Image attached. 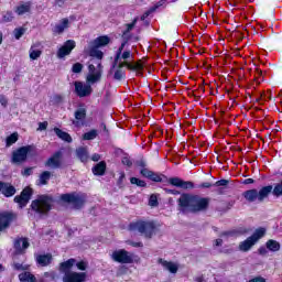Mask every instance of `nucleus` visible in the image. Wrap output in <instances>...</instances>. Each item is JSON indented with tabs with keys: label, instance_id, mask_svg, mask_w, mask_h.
Returning <instances> with one entry per match:
<instances>
[{
	"label": "nucleus",
	"instance_id": "nucleus-63",
	"mask_svg": "<svg viewBox=\"0 0 282 282\" xmlns=\"http://www.w3.org/2000/svg\"><path fill=\"white\" fill-rule=\"evenodd\" d=\"M23 175H32V167L25 169Z\"/></svg>",
	"mask_w": 282,
	"mask_h": 282
},
{
	"label": "nucleus",
	"instance_id": "nucleus-43",
	"mask_svg": "<svg viewBox=\"0 0 282 282\" xmlns=\"http://www.w3.org/2000/svg\"><path fill=\"white\" fill-rule=\"evenodd\" d=\"M13 34H14V37L17 39V41H19V39H21V36H23V34H25V29H23V28L14 29Z\"/></svg>",
	"mask_w": 282,
	"mask_h": 282
},
{
	"label": "nucleus",
	"instance_id": "nucleus-50",
	"mask_svg": "<svg viewBox=\"0 0 282 282\" xmlns=\"http://www.w3.org/2000/svg\"><path fill=\"white\" fill-rule=\"evenodd\" d=\"M127 243L128 246H132V248H142L144 246L142 242H135L131 240H128Z\"/></svg>",
	"mask_w": 282,
	"mask_h": 282
},
{
	"label": "nucleus",
	"instance_id": "nucleus-10",
	"mask_svg": "<svg viewBox=\"0 0 282 282\" xmlns=\"http://www.w3.org/2000/svg\"><path fill=\"white\" fill-rule=\"evenodd\" d=\"M91 91H94V89L91 88V84H89V83L84 84L83 82H75V94L79 98H87V96H91Z\"/></svg>",
	"mask_w": 282,
	"mask_h": 282
},
{
	"label": "nucleus",
	"instance_id": "nucleus-21",
	"mask_svg": "<svg viewBox=\"0 0 282 282\" xmlns=\"http://www.w3.org/2000/svg\"><path fill=\"white\" fill-rule=\"evenodd\" d=\"M109 36L102 35L90 42L89 47H105V45H109Z\"/></svg>",
	"mask_w": 282,
	"mask_h": 282
},
{
	"label": "nucleus",
	"instance_id": "nucleus-29",
	"mask_svg": "<svg viewBox=\"0 0 282 282\" xmlns=\"http://www.w3.org/2000/svg\"><path fill=\"white\" fill-rule=\"evenodd\" d=\"M19 280L21 282H36V276H34V274H32L28 271H24L19 274Z\"/></svg>",
	"mask_w": 282,
	"mask_h": 282
},
{
	"label": "nucleus",
	"instance_id": "nucleus-59",
	"mask_svg": "<svg viewBox=\"0 0 282 282\" xmlns=\"http://www.w3.org/2000/svg\"><path fill=\"white\" fill-rule=\"evenodd\" d=\"M259 254H262V256L268 254V249H265V247H261V248L259 249Z\"/></svg>",
	"mask_w": 282,
	"mask_h": 282
},
{
	"label": "nucleus",
	"instance_id": "nucleus-24",
	"mask_svg": "<svg viewBox=\"0 0 282 282\" xmlns=\"http://www.w3.org/2000/svg\"><path fill=\"white\" fill-rule=\"evenodd\" d=\"M270 193H273L272 185H268V186L262 187L258 192V202H263V199H267V197H268V195H270Z\"/></svg>",
	"mask_w": 282,
	"mask_h": 282
},
{
	"label": "nucleus",
	"instance_id": "nucleus-61",
	"mask_svg": "<svg viewBox=\"0 0 282 282\" xmlns=\"http://www.w3.org/2000/svg\"><path fill=\"white\" fill-rule=\"evenodd\" d=\"M210 186H213V184H210L209 182H205L199 187L200 188H210Z\"/></svg>",
	"mask_w": 282,
	"mask_h": 282
},
{
	"label": "nucleus",
	"instance_id": "nucleus-41",
	"mask_svg": "<svg viewBox=\"0 0 282 282\" xmlns=\"http://www.w3.org/2000/svg\"><path fill=\"white\" fill-rule=\"evenodd\" d=\"M133 55H131V51H124L123 53L120 54V63H127V61H129V58H131Z\"/></svg>",
	"mask_w": 282,
	"mask_h": 282
},
{
	"label": "nucleus",
	"instance_id": "nucleus-31",
	"mask_svg": "<svg viewBox=\"0 0 282 282\" xmlns=\"http://www.w3.org/2000/svg\"><path fill=\"white\" fill-rule=\"evenodd\" d=\"M36 261L42 267L50 265L52 263V254L37 256Z\"/></svg>",
	"mask_w": 282,
	"mask_h": 282
},
{
	"label": "nucleus",
	"instance_id": "nucleus-38",
	"mask_svg": "<svg viewBox=\"0 0 282 282\" xmlns=\"http://www.w3.org/2000/svg\"><path fill=\"white\" fill-rule=\"evenodd\" d=\"M127 67L132 72H140L144 68V65L141 62H137L134 64L128 63Z\"/></svg>",
	"mask_w": 282,
	"mask_h": 282
},
{
	"label": "nucleus",
	"instance_id": "nucleus-23",
	"mask_svg": "<svg viewBox=\"0 0 282 282\" xmlns=\"http://www.w3.org/2000/svg\"><path fill=\"white\" fill-rule=\"evenodd\" d=\"M138 23V18H135L131 23L126 24V30L122 32L123 41H131V31L135 28Z\"/></svg>",
	"mask_w": 282,
	"mask_h": 282
},
{
	"label": "nucleus",
	"instance_id": "nucleus-55",
	"mask_svg": "<svg viewBox=\"0 0 282 282\" xmlns=\"http://www.w3.org/2000/svg\"><path fill=\"white\" fill-rule=\"evenodd\" d=\"M122 164H124L126 166H132L133 162H131V159H129L128 156H124L122 159Z\"/></svg>",
	"mask_w": 282,
	"mask_h": 282
},
{
	"label": "nucleus",
	"instance_id": "nucleus-57",
	"mask_svg": "<svg viewBox=\"0 0 282 282\" xmlns=\"http://www.w3.org/2000/svg\"><path fill=\"white\" fill-rule=\"evenodd\" d=\"M214 246H216V248L224 246V240L221 238L216 239Z\"/></svg>",
	"mask_w": 282,
	"mask_h": 282
},
{
	"label": "nucleus",
	"instance_id": "nucleus-37",
	"mask_svg": "<svg viewBox=\"0 0 282 282\" xmlns=\"http://www.w3.org/2000/svg\"><path fill=\"white\" fill-rule=\"evenodd\" d=\"M29 54H30L31 61H36L37 58H41V51L34 48V46L30 48Z\"/></svg>",
	"mask_w": 282,
	"mask_h": 282
},
{
	"label": "nucleus",
	"instance_id": "nucleus-13",
	"mask_svg": "<svg viewBox=\"0 0 282 282\" xmlns=\"http://www.w3.org/2000/svg\"><path fill=\"white\" fill-rule=\"evenodd\" d=\"M12 219H14V215L12 213H0V232H3V230H8V228H10Z\"/></svg>",
	"mask_w": 282,
	"mask_h": 282
},
{
	"label": "nucleus",
	"instance_id": "nucleus-49",
	"mask_svg": "<svg viewBox=\"0 0 282 282\" xmlns=\"http://www.w3.org/2000/svg\"><path fill=\"white\" fill-rule=\"evenodd\" d=\"M14 19V15H12V12H7L4 15H3V21L4 23H10V21H12Z\"/></svg>",
	"mask_w": 282,
	"mask_h": 282
},
{
	"label": "nucleus",
	"instance_id": "nucleus-12",
	"mask_svg": "<svg viewBox=\"0 0 282 282\" xmlns=\"http://www.w3.org/2000/svg\"><path fill=\"white\" fill-rule=\"evenodd\" d=\"M89 54L91 56L90 63H95L97 67H102V58L105 54L98 47L89 46Z\"/></svg>",
	"mask_w": 282,
	"mask_h": 282
},
{
	"label": "nucleus",
	"instance_id": "nucleus-18",
	"mask_svg": "<svg viewBox=\"0 0 282 282\" xmlns=\"http://www.w3.org/2000/svg\"><path fill=\"white\" fill-rule=\"evenodd\" d=\"M159 263L162 265L164 270H166L171 274H177V270H180V264L175 262L166 261L164 259H159Z\"/></svg>",
	"mask_w": 282,
	"mask_h": 282
},
{
	"label": "nucleus",
	"instance_id": "nucleus-1",
	"mask_svg": "<svg viewBox=\"0 0 282 282\" xmlns=\"http://www.w3.org/2000/svg\"><path fill=\"white\" fill-rule=\"evenodd\" d=\"M180 213H205L210 205V198L195 196L191 194H182L177 200Z\"/></svg>",
	"mask_w": 282,
	"mask_h": 282
},
{
	"label": "nucleus",
	"instance_id": "nucleus-48",
	"mask_svg": "<svg viewBox=\"0 0 282 282\" xmlns=\"http://www.w3.org/2000/svg\"><path fill=\"white\" fill-rule=\"evenodd\" d=\"M149 205L152 206V207L158 206V196L151 195L150 199H149Z\"/></svg>",
	"mask_w": 282,
	"mask_h": 282
},
{
	"label": "nucleus",
	"instance_id": "nucleus-58",
	"mask_svg": "<svg viewBox=\"0 0 282 282\" xmlns=\"http://www.w3.org/2000/svg\"><path fill=\"white\" fill-rule=\"evenodd\" d=\"M165 193H169L170 195H180V192L177 189H165Z\"/></svg>",
	"mask_w": 282,
	"mask_h": 282
},
{
	"label": "nucleus",
	"instance_id": "nucleus-27",
	"mask_svg": "<svg viewBox=\"0 0 282 282\" xmlns=\"http://www.w3.org/2000/svg\"><path fill=\"white\" fill-rule=\"evenodd\" d=\"M243 197L247 199V202H257V199H259V191L249 189L243 193Z\"/></svg>",
	"mask_w": 282,
	"mask_h": 282
},
{
	"label": "nucleus",
	"instance_id": "nucleus-5",
	"mask_svg": "<svg viewBox=\"0 0 282 282\" xmlns=\"http://www.w3.org/2000/svg\"><path fill=\"white\" fill-rule=\"evenodd\" d=\"M263 237H265V228L260 227L254 230L252 236L239 243L238 250H240V252H249V250H251L260 239H263Z\"/></svg>",
	"mask_w": 282,
	"mask_h": 282
},
{
	"label": "nucleus",
	"instance_id": "nucleus-16",
	"mask_svg": "<svg viewBox=\"0 0 282 282\" xmlns=\"http://www.w3.org/2000/svg\"><path fill=\"white\" fill-rule=\"evenodd\" d=\"M30 248L28 238H19L14 241L15 254H25V250Z\"/></svg>",
	"mask_w": 282,
	"mask_h": 282
},
{
	"label": "nucleus",
	"instance_id": "nucleus-35",
	"mask_svg": "<svg viewBox=\"0 0 282 282\" xmlns=\"http://www.w3.org/2000/svg\"><path fill=\"white\" fill-rule=\"evenodd\" d=\"M15 12L19 17H22V14H28V12H30V3H24L17 7Z\"/></svg>",
	"mask_w": 282,
	"mask_h": 282
},
{
	"label": "nucleus",
	"instance_id": "nucleus-20",
	"mask_svg": "<svg viewBox=\"0 0 282 282\" xmlns=\"http://www.w3.org/2000/svg\"><path fill=\"white\" fill-rule=\"evenodd\" d=\"M63 153L55 152L46 162L45 166H50L51 169H61V158Z\"/></svg>",
	"mask_w": 282,
	"mask_h": 282
},
{
	"label": "nucleus",
	"instance_id": "nucleus-30",
	"mask_svg": "<svg viewBox=\"0 0 282 282\" xmlns=\"http://www.w3.org/2000/svg\"><path fill=\"white\" fill-rule=\"evenodd\" d=\"M76 155L80 162H87L89 160V153L87 152V148H78L76 150Z\"/></svg>",
	"mask_w": 282,
	"mask_h": 282
},
{
	"label": "nucleus",
	"instance_id": "nucleus-53",
	"mask_svg": "<svg viewBox=\"0 0 282 282\" xmlns=\"http://www.w3.org/2000/svg\"><path fill=\"white\" fill-rule=\"evenodd\" d=\"M53 102H54L55 105H61V102H63V97H62L61 95H55V96L53 97Z\"/></svg>",
	"mask_w": 282,
	"mask_h": 282
},
{
	"label": "nucleus",
	"instance_id": "nucleus-8",
	"mask_svg": "<svg viewBox=\"0 0 282 282\" xmlns=\"http://www.w3.org/2000/svg\"><path fill=\"white\" fill-rule=\"evenodd\" d=\"M100 78H102V66L97 67V70H96V63L90 62V64L88 65V75L86 77V83L94 85L98 83Z\"/></svg>",
	"mask_w": 282,
	"mask_h": 282
},
{
	"label": "nucleus",
	"instance_id": "nucleus-64",
	"mask_svg": "<svg viewBox=\"0 0 282 282\" xmlns=\"http://www.w3.org/2000/svg\"><path fill=\"white\" fill-rule=\"evenodd\" d=\"M243 184H254V180L253 178H247V180H245Z\"/></svg>",
	"mask_w": 282,
	"mask_h": 282
},
{
	"label": "nucleus",
	"instance_id": "nucleus-52",
	"mask_svg": "<svg viewBox=\"0 0 282 282\" xmlns=\"http://www.w3.org/2000/svg\"><path fill=\"white\" fill-rule=\"evenodd\" d=\"M76 265L82 271L87 270V262H85V261L77 262Z\"/></svg>",
	"mask_w": 282,
	"mask_h": 282
},
{
	"label": "nucleus",
	"instance_id": "nucleus-25",
	"mask_svg": "<svg viewBox=\"0 0 282 282\" xmlns=\"http://www.w3.org/2000/svg\"><path fill=\"white\" fill-rule=\"evenodd\" d=\"M1 193L4 197H12L15 195L17 188H14L10 183H4V185H2Z\"/></svg>",
	"mask_w": 282,
	"mask_h": 282
},
{
	"label": "nucleus",
	"instance_id": "nucleus-45",
	"mask_svg": "<svg viewBox=\"0 0 282 282\" xmlns=\"http://www.w3.org/2000/svg\"><path fill=\"white\" fill-rule=\"evenodd\" d=\"M148 180H151L152 182H162V176H160L158 173L152 172Z\"/></svg>",
	"mask_w": 282,
	"mask_h": 282
},
{
	"label": "nucleus",
	"instance_id": "nucleus-54",
	"mask_svg": "<svg viewBox=\"0 0 282 282\" xmlns=\"http://www.w3.org/2000/svg\"><path fill=\"white\" fill-rule=\"evenodd\" d=\"M214 186H228V180L217 181Z\"/></svg>",
	"mask_w": 282,
	"mask_h": 282
},
{
	"label": "nucleus",
	"instance_id": "nucleus-15",
	"mask_svg": "<svg viewBox=\"0 0 282 282\" xmlns=\"http://www.w3.org/2000/svg\"><path fill=\"white\" fill-rule=\"evenodd\" d=\"M172 186H176L177 188H183L184 191H188L189 188H194V184L191 181H183L180 177H172L169 180Z\"/></svg>",
	"mask_w": 282,
	"mask_h": 282
},
{
	"label": "nucleus",
	"instance_id": "nucleus-56",
	"mask_svg": "<svg viewBox=\"0 0 282 282\" xmlns=\"http://www.w3.org/2000/svg\"><path fill=\"white\" fill-rule=\"evenodd\" d=\"M0 105H2V107H8V98L3 95H0Z\"/></svg>",
	"mask_w": 282,
	"mask_h": 282
},
{
	"label": "nucleus",
	"instance_id": "nucleus-3",
	"mask_svg": "<svg viewBox=\"0 0 282 282\" xmlns=\"http://www.w3.org/2000/svg\"><path fill=\"white\" fill-rule=\"evenodd\" d=\"M129 230L140 232L145 239H151L155 235V223L153 220H135L129 225Z\"/></svg>",
	"mask_w": 282,
	"mask_h": 282
},
{
	"label": "nucleus",
	"instance_id": "nucleus-9",
	"mask_svg": "<svg viewBox=\"0 0 282 282\" xmlns=\"http://www.w3.org/2000/svg\"><path fill=\"white\" fill-rule=\"evenodd\" d=\"M32 151V145H25L12 153V162L13 164H21V162H25L28 160V154Z\"/></svg>",
	"mask_w": 282,
	"mask_h": 282
},
{
	"label": "nucleus",
	"instance_id": "nucleus-28",
	"mask_svg": "<svg viewBox=\"0 0 282 282\" xmlns=\"http://www.w3.org/2000/svg\"><path fill=\"white\" fill-rule=\"evenodd\" d=\"M105 171H107V163H105V161L97 163L96 166L93 167L94 175H105Z\"/></svg>",
	"mask_w": 282,
	"mask_h": 282
},
{
	"label": "nucleus",
	"instance_id": "nucleus-47",
	"mask_svg": "<svg viewBox=\"0 0 282 282\" xmlns=\"http://www.w3.org/2000/svg\"><path fill=\"white\" fill-rule=\"evenodd\" d=\"M13 268H14V270L25 272V270H28L29 265L28 264H21V263H14Z\"/></svg>",
	"mask_w": 282,
	"mask_h": 282
},
{
	"label": "nucleus",
	"instance_id": "nucleus-7",
	"mask_svg": "<svg viewBox=\"0 0 282 282\" xmlns=\"http://www.w3.org/2000/svg\"><path fill=\"white\" fill-rule=\"evenodd\" d=\"M110 257L116 263H133V253L124 249L115 250Z\"/></svg>",
	"mask_w": 282,
	"mask_h": 282
},
{
	"label": "nucleus",
	"instance_id": "nucleus-51",
	"mask_svg": "<svg viewBox=\"0 0 282 282\" xmlns=\"http://www.w3.org/2000/svg\"><path fill=\"white\" fill-rule=\"evenodd\" d=\"M137 166H139L140 169H147V161L144 159H140L139 161H137Z\"/></svg>",
	"mask_w": 282,
	"mask_h": 282
},
{
	"label": "nucleus",
	"instance_id": "nucleus-62",
	"mask_svg": "<svg viewBox=\"0 0 282 282\" xmlns=\"http://www.w3.org/2000/svg\"><path fill=\"white\" fill-rule=\"evenodd\" d=\"M93 162H98L100 160V154H94L91 156Z\"/></svg>",
	"mask_w": 282,
	"mask_h": 282
},
{
	"label": "nucleus",
	"instance_id": "nucleus-33",
	"mask_svg": "<svg viewBox=\"0 0 282 282\" xmlns=\"http://www.w3.org/2000/svg\"><path fill=\"white\" fill-rule=\"evenodd\" d=\"M56 135L59 137L61 140H64V142H72V135H69V133L58 129V128H55L54 129Z\"/></svg>",
	"mask_w": 282,
	"mask_h": 282
},
{
	"label": "nucleus",
	"instance_id": "nucleus-26",
	"mask_svg": "<svg viewBox=\"0 0 282 282\" xmlns=\"http://www.w3.org/2000/svg\"><path fill=\"white\" fill-rule=\"evenodd\" d=\"M50 177H52V172H50V171H44V172L40 175V177H39V180H37V182H36L37 186H45V185H47V182H50Z\"/></svg>",
	"mask_w": 282,
	"mask_h": 282
},
{
	"label": "nucleus",
	"instance_id": "nucleus-11",
	"mask_svg": "<svg viewBox=\"0 0 282 282\" xmlns=\"http://www.w3.org/2000/svg\"><path fill=\"white\" fill-rule=\"evenodd\" d=\"M31 197H32V188L26 187L22 191L20 196L14 197V202L19 204L20 208H25Z\"/></svg>",
	"mask_w": 282,
	"mask_h": 282
},
{
	"label": "nucleus",
	"instance_id": "nucleus-44",
	"mask_svg": "<svg viewBox=\"0 0 282 282\" xmlns=\"http://www.w3.org/2000/svg\"><path fill=\"white\" fill-rule=\"evenodd\" d=\"M73 74H80L83 72V64L80 63H75L72 67Z\"/></svg>",
	"mask_w": 282,
	"mask_h": 282
},
{
	"label": "nucleus",
	"instance_id": "nucleus-6",
	"mask_svg": "<svg viewBox=\"0 0 282 282\" xmlns=\"http://www.w3.org/2000/svg\"><path fill=\"white\" fill-rule=\"evenodd\" d=\"M62 202H66V204H72L74 208H83L85 206V202L87 197L85 194L72 193V194H63L61 196Z\"/></svg>",
	"mask_w": 282,
	"mask_h": 282
},
{
	"label": "nucleus",
	"instance_id": "nucleus-39",
	"mask_svg": "<svg viewBox=\"0 0 282 282\" xmlns=\"http://www.w3.org/2000/svg\"><path fill=\"white\" fill-rule=\"evenodd\" d=\"M130 184H134L135 186H139L140 188H144L147 186V182H144L138 177H131Z\"/></svg>",
	"mask_w": 282,
	"mask_h": 282
},
{
	"label": "nucleus",
	"instance_id": "nucleus-14",
	"mask_svg": "<svg viewBox=\"0 0 282 282\" xmlns=\"http://www.w3.org/2000/svg\"><path fill=\"white\" fill-rule=\"evenodd\" d=\"M76 47V42L74 40H68L64 43V45L58 50L57 57L65 58L68 54H72V50Z\"/></svg>",
	"mask_w": 282,
	"mask_h": 282
},
{
	"label": "nucleus",
	"instance_id": "nucleus-2",
	"mask_svg": "<svg viewBox=\"0 0 282 282\" xmlns=\"http://www.w3.org/2000/svg\"><path fill=\"white\" fill-rule=\"evenodd\" d=\"M76 265V259L70 258L59 264V272L64 274L63 282H85L87 273L72 271V268Z\"/></svg>",
	"mask_w": 282,
	"mask_h": 282
},
{
	"label": "nucleus",
	"instance_id": "nucleus-4",
	"mask_svg": "<svg viewBox=\"0 0 282 282\" xmlns=\"http://www.w3.org/2000/svg\"><path fill=\"white\" fill-rule=\"evenodd\" d=\"M52 204L54 199L51 196L42 195L31 203V208L39 215H46L52 210Z\"/></svg>",
	"mask_w": 282,
	"mask_h": 282
},
{
	"label": "nucleus",
	"instance_id": "nucleus-34",
	"mask_svg": "<svg viewBox=\"0 0 282 282\" xmlns=\"http://www.w3.org/2000/svg\"><path fill=\"white\" fill-rule=\"evenodd\" d=\"M127 43H129V40H123L120 47L118 48L112 67H116V65L120 63V55L122 54V50H124V46L127 45Z\"/></svg>",
	"mask_w": 282,
	"mask_h": 282
},
{
	"label": "nucleus",
	"instance_id": "nucleus-19",
	"mask_svg": "<svg viewBox=\"0 0 282 282\" xmlns=\"http://www.w3.org/2000/svg\"><path fill=\"white\" fill-rule=\"evenodd\" d=\"M68 28H69V19L64 18L54 25V28L52 29V32L55 35L63 34V32H65V30H67Z\"/></svg>",
	"mask_w": 282,
	"mask_h": 282
},
{
	"label": "nucleus",
	"instance_id": "nucleus-46",
	"mask_svg": "<svg viewBox=\"0 0 282 282\" xmlns=\"http://www.w3.org/2000/svg\"><path fill=\"white\" fill-rule=\"evenodd\" d=\"M153 171L147 169V167H143L140 170V174L143 176V177H151V174H152Z\"/></svg>",
	"mask_w": 282,
	"mask_h": 282
},
{
	"label": "nucleus",
	"instance_id": "nucleus-32",
	"mask_svg": "<svg viewBox=\"0 0 282 282\" xmlns=\"http://www.w3.org/2000/svg\"><path fill=\"white\" fill-rule=\"evenodd\" d=\"M267 249L271 252H279L281 250V243L276 240L270 239L267 241Z\"/></svg>",
	"mask_w": 282,
	"mask_h": 282
},
{
	"label": "nucleus",
	"instance_id": "nucleus-17",
	"mask_svg": "<svg viewBox=\"0 0 282 282\" xmlns=\"http://www.w3.org/2000/svg\"><path fill=\"white\" fill-rule=\"evenodd\" d=\"M87 118V109L78 108L75 111V120H73V124L75 127H83L85 124V119Z\"/></svg>",
	"mask_w": 282,
	"mask_h": 282
},
{
	"label": "nucleus",
	"instance_id": "nucleus-42",
	"mask_svg": "<svg viewBox=\"0 0 282 282\" xmlns=\"http://www.w3.org/2000/svg\"><path fill=\"white\" fill-rule=\"evenodd\" d=\"M160 6H162V2H159L156 6L151 8L148 12L143 13L141 17V21H144V19H147L149 14H151V12H155V10L160 8Z\"/></svg>",
	"mask_w": 282,
	"mask_h": 282
},
{
	"label": "nucleus",
	"instance_id": "nucleus-60",
	"mask_svg": "<svg viewBox=\"0 0 282 282\" xmlns=\"http://www.w3.org/2000/svg\"><path fill=\"white\" fill-rule=\"evenodd\" d=\"M249 282H265V280L261 276H258V278L250 280Z\"/></svg>",
	"mask_w": 282,
	"mask_h": 282
},
{
	"label": "nucleus",
	"instance_id": "nucleus-40",
	"mask_svg": "<svg viewBox=\"0 0 282 282\" xmlns=\"http://www.w3.org/2000/svg\"><path fill=\"white\" fill-rule=\"evenodd\" d=\"M98 132L96 130H90L84 134V140H96Z\"/></svg>",
	"mask_w": 282,
	"mask_h": 282
},
{
	"label": "nucleus",
	"instance_id": "nucleus-22",
	"mask_svg": "<svg viewBox=\"0 0 282 282\" xmlns=\"http://www.w3.org/2000/svg\"><path fill=\"white\" fill-rule=\"evenodd\" d=\"M118 67L115 72L113 78L115 80H122V78H124V69H122L123 67H127V65H129V62H118L117 63Z\"/></svg>",
	"mask_w": 282,
	"mask_h": 282
},
{
	"label": "nucleus",
	"instance_id": "nucleus-36",
	"mask_svg": "<svg viewBox=\"0 0 282 282\" xmlns=\"http://www.w3.org/2000/svg\"><path fill=\"white\" fill-rule=\"evenodd\" d=\"M19 141V133L13 132L11 135H9L6 140L7 147H12V144H15V142Z\"/></svg>",
	"mask_w": 282,
	"mask_h": 282
}]
</instances>
